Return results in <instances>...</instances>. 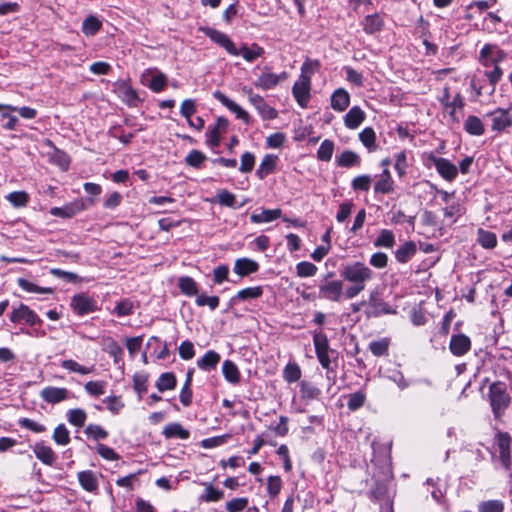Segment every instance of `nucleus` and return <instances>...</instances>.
<instances>
[{
  "label": "nucleus",
  "instance_id": "nucleus-12",
  "mask_svg": "<svg viewBox=\"0 0 512 512\" xmlns=\"http://www.w3.org/2000/svg\"><path fill=\"white\" fill-rule=\"evenodd\" d=\"M427 165L435 166L438 173L448 181L457 176V168L453 163L445 158L437 157L433 153L428 156Z\"/></svg>",
  "mask_w": 512,
  "mask_h": 512
},
{
  "label": "nucleus",
  "instance_id": "nucleus-59",
  "mask_svg": "<svg viewBox=\"0 0 512 512\" xmlns=\"http://www.w3.org/2000/svg\"><path fill=\"white\" fill-rule=\"evenodd\" d=\"M84 433L94 440H104L108 437V432L97 424H89L86 426Z\"/></svg>",
  "mask_w": 512,
  "mask_h": 512
},
{
  "label": "nucleus",
  "instance_id": "nucleus-29",
  "mask_svg": "<svg viewBox=\"0 0 512 512\" xmlns=\"http://www.w3.org/2000/svg\"><path fill=\"white\" fill-rule=\"evenodd\" d=\"M221 360V356L214 350L207 351L203 357L197 360V366L203 371H211L216 368Z\"/></svg>",
  "mask_w": 512,
  "mask_h": 512
},
{
  "label": "nucleus",
  "instance_id": "nucleus-35",
  "mask_svg": "<svg viewBox=\"0 0 512 512\" xmlns=\"http://www.w3.org/2000/svg\"><path fill=\"white\" fill-rule=\"evenodd\" d=\"M281 209H263L260 213H253L250 216L252 223H268L281 217Z\"/></svg>",
  "mask_w": 512,
  "mask_h": 512
},
{
  "label": "nucleus",
  "instance_id": "nucleus-60",
  "mask_svg": "<svg viewBox=\"0 0 512 512\" xmlns=\"http://www.w3.org/2000/svg\"><path fill=\"white\" fill-rule=\"evenodd\" d=\"M147 382V374H135L133 377V387L134 390L137 392L139 399H141L143 394L147 392Z\"/></svg>",
  "mask_w": 512,
  "mask_h": 512
},
{
  "label": "nucleus",
  "instance_id": "nucleus-13",
  "mask_svg": "<svg viewBox=\"0 0 512 512\" xmlns=\"http://www.w3.org/2000/svg\"><path fill=\"white\" fill-rule=\"evenodd\" d=\"M10 321L13 323L24 321L30 326L40 325L42 323L39 316L25 304H20L19 308L11 312Z\"/></svg>",
  "mask_w": 512,
  "mask_h": 512
},
{
  "label": "nucleus",
  "instance_id": "nucleus-5",
  "mask_svg": "<svg viewBox=\"0 0 512 512\" xmlns=\"http://www.w3.org/2000/svg\"><path fill=\"white\" fill-rule=\"evenodd\" d=\"M511 443L512 438L508 432H496L494 446L499 453L500 463L506 471H510L512 467Z\"/></svg>",
  "mask_w": 512,
  "mask_h": 512
},
{
  "label": "nucleus",
  "instance_id": "nucleus-39",
  "mask_svg": "<svg viewBox=\"0 0 512 512\" xmlns=\"http://www.w3.org/2000/svg\"><path fill=\"white\" fill-rule=\"evenodd\" d=\"M391 340L390 338H381L379 340H373L369 343L370 352L376 357L387 356L389 352Z\"/></svg>",
  "mask_w": 512,
  "mask_h": 512
},
{
  "label": "nucleus",
  "instance_id": "nucleus-41",
  "mask_svg": "<svg viewBox=\"0 0 512 512\" xmlns=\"http://www.w3.org/2000/svg\"><path fill=\"white\" fill-rule=\"evenodd\" d=\"M177 385L176 376L172 372L162 373L156 381V388L160 392L173 390Z\"/></svg>",
  "mask_w": 512,
  "mask_h": 512
},
{
  "label": "nucleus",
  "instance_id": "nucleus-57",
  "mask_svg": "<svg viewBox=\"0 0 512 512\" xmlns=\"http://www.w3.org/2000/svg\"><path fill=\"white\" fill-rule=\"evenodd\" d=\"M372 178L370 175L364 174L355 177L351 182V187L354 191L367 192L370 189Z\"/></svg>",
  "mask_w": 512,
  "mask_h": 512
},
{
  "label": "nucleus",
  "instance_id": "nucleus-53",
  "mask_svg": "<svg viewBox=\"0 0 512 512\" xmlns=\"http://www.w3.org/2000/svg\"><path fill=\"white\" fill-rule=\"evenodd\" d=\"M317 266L308 261H302L296 265V274L301 278L312 277L317 273Z\"/></svg>",
  "mask_w": 512,
  "mask_h": 512
},
{
  "label": "nucleus",
  "instance_id": "nucleus-58",
  "mask_svg": "<svg viewBox=\"0 0 512 512\" xmlns=\"http://www.w3.org/2000/svg\"><path fill=\"white\" fill-rule=\"evenodd\" d=\"M61 366L64 369H67L71 372H76V373H79L82 375L89 374V373L93 372V370H94L93 366L85 367V366L80 365L79 363H77L76 361H74L72 359H67V360L62 361Z\"/></svg>",
  "mask_w": 512,
  "mask_h": 512
},
{
  "label": "nucleus",
  "instance_id": "nucleus-33",
  "mask_svg": "<svg viewBox=\"0 0 512 512\" xmlns=\"http://www.w3.org/2000/svg\"><path fill=\"white\" fill-rule=\"evenodd\" d=\"M238 52L247 62H253L265 53L264 48L257 43H252L251 46L243 44Z\"/></svg>",
  "mask_w": 512,
  "mask_h": 512
},
{
  "label": "nucleus",
  "instance_id": "nucleus-6",
  "mask_svg": "<svg viewBox=\"0 0 512 512\" xmlns=\"http://www.w3.org/2000/svg\"><path fill=\"white\" fill-rule=\"evenodd\" d=\"M198 30L209 37L211 41L224 48L229 54L239 56L238 48L227 34L208 26H201Z\"/></svg>",
  "mask_w": 512,
  "mask_h": 512
},
{
  "label": "nucleus",
  "instance_id": "nucleus-48",
  "mask_svg": "<svg viewBox=\"0 0 512 512\" xmlns=\"http://www.w3.org/2000/svg\"><path fill=\"white\" fill-rule=\"evenodd\" d=\"M67 419L71 425L82 427L87 419V413L81 408L70 409L67 412Z\"/></svg>",
  "mask_w": 512,
  "mask_h": 512
},
{
  "label": "nucleus",
  "instance_id": "nucleus-44",
  "mask_svg": "<svg viewBox=\"0 0 512 512\" xmlns=\"http://www.w3.org/2000/svg\"><path fill=\"white\" fill-rule=\"evenodd\" d=\"M216 197L218 203L225 207L237 209L244 205V203L236 205V196L226 189L219 190Z\"/></svg>",
  "mask_w": 512,
  "mask_h": 512
},
{
  "label": "nucleus",
  "instance_id": "nucleus-14",
  "mask_svg": "<svg viewBox=\"0 0 512 512\" xmlns=\"http://www.w3.org/2000/svg\"><path fill=\"white\" fill-rule=\"evenodd\" d=\"M85 209L86 205L84 201L82 199H78L65 204L63 207H52L49 210V213L55 217L70 219Z\"/></svg>",
  "mask_w": 512,
  "mask_h": 512
},
{
  "label": "nucleus",
  "instance_id": "nucleus-18",
  "mask_svg": "<svg viewBox=\"0 0 512 512\" xmlns=\"http://www.w3.org/2000/svg\"><path fill=\"white\" fill-rule=\"evenodd\" d=\"M264 291L262 286H254L247 287L242 290H239L231 299L229 300V307H232L239 302L250 301L253 299H258L262 297Z\"/></svg>",
  "mask_w": 512,
  "mask_h": 512
},
{
  "label": "nucleus",
  "instance_id": "nucleus-3",
  "mask_svg": "<svg viewBox=\"0 0 512 512\" xmlns=\"http://www.w3.org/2000/svg\"><path fill=\"white\" fill-rule=\"evenodd\" d=\"M341 277L351 284L365 285L373 278V271L362 262H353L342 267Z\"/></svg>",
  "mask_w": 512,
  "mask_h": 512
},
{
  "label": "nucleus",
  "instance_id": "nucleus-11",
  "mask_svg": "<svg viewBox=\"0 0 512 512\" xmlns=\"http://www.w3.org/2000/svg\"><path fill=\"white\" fill-rule=\"evenodd\" d=\"M311 81L307 76L300 75L292 87V94L302 108H306L310 100Z\"/></svg>",
  "mask_w": 512,
  "mask_h": 512
},
{
  "label": "nucleus",
  "instance_id": "nucleus-9",
  "mask_svg": "<svg viewBox=\"0 0 512 512\" xmlns=\"http://www.w3.org/2000/svg\"><path fill=\"white\" fill-rule=\"evenodd\" d=\"M343 294V282L341 280L323 279L319 285V298L338 302Z\"/></svg>",
  "mask_w": 512,
  "mask_h": 512
},
{
  "label": "nucleus",
  "instance_id": "nucleus-34",
  "mask_svg": "<svg viewBox=\"0 0 512 512\" xmlns=\"http://www.w3.org/2000/svg\"><path fill=\"white\" fill-rule=\"evenodd\" d=\"M370 498L378 502L392 498L389 495L388 482L385 480H376L370 490Z\"/></svg>",
  "mask_w": 512,
  "mask_h": 512
},
{
  "label": "nucleus",
  "instance_id": "nucleus-47",
  "mask_svg": "<svg viewBox=\"0 0 512 512\" xmlns=\"http://www.w3.org/2000/svg\"><path fill=\"white\" fill-rule=\"evenodd\" d=\"M301 369L296 362H289L283 370V378L288 383L297 382L301 378Z\"/></svg>",
  "mask_w": 512,
  "mask_h": 512
},
{
  "label": "nucleus",
  "instance_id": "nucleus-7",
  "mask_svg": "<svg viewBox=\"0 0 512 512\" xmlns=\"http://www.w3.org/2000/svg\"><path fill=\"white\" fill-rule=\"evenodd\" d=\"M243 92L248 96L249 102L255 107L262 119L273 120L277 118L278 111L268 105L262 96L255 94L251 88L243 87Z\"/></svg>",
  "mask_w": 512,
  "mask_h": 512
},
{
  "label": "nucleus",
  "instance_id": "nucleus-24",
  "mask_svg": "<svg viewBox=\"0 0 512 512\" xmlns=\"http://www.w3.org/2000/svg\"><path fill=\"white\" fill-rule=\"evenodd\" d=\"M80 486L87 492L95 493L99 487L98 478L92 470H84L77 475Z\"/></svg>",
  "mask_w": 512,
  "mask_h": 512
},
{
  "label": "nucleus",
  "instance_id": "nucleus-31",
  "mask_svg": "<svg viewBox=\"0 0 512 512\" xmlns=\"http://www.w3.org/2000/svg\"><path fill=\"white\" fill-rule=\"evenodd\" d=\"M417 252V246L413 241H407L395 251V258L400 263H407Z\"/></svg>",
  "mask_w": 512,
  "mask_h": 512
},
{
  "label": "nucleus",
  "instance_id": "nucleus-50",
  "mask_svg": "<svg viewBox=\"0 0 512 512\" xmlns=\"http://www.w3.org/2000/svg\"><path fill=\"white\" fill-rule=\"evenodd\" d=\"M134 307V303L130 299L125 298L116 304L113 313L118 317L130 316L134 313Z\"/></svg>",
  "mask_w": 512,
  "mask_h": 512
},
{
  "label": "nucleus",
  "instance_id": "nucleus-8",
  "mask_svg": "<svg viewBox=\"0 0 512 512\" xmlns=\"http://www.w3.org/2000/svg\"><path fill=\"white\" fill-rule=\"evenodd\" d=\"M70 307L78 316H85L98 310L96 300L86 293L74 295L70 301Z\"/></svg>",
  "mask_w": 512,
  "mask_h": 512
},
{
  "label": "nucleus",
  "instance_id": "nucleus-32",
  "mask_svg": "<svg viewBox=\"0 0 512 512\" xmlns=\"http://www.w3.org/2000/svg\"><path fill=\"white\" fill-rule=\"evenodd\" d=\"M384 26L382 17L378 14L367 15L363 20V30L367 34L380 32Z\"/></svg>",
  "mask_w": 512,
  "mask_h": 512
},
{
  "label": "nucleus",
  "instance_id": "nucleus-54",
  "mask_svg": "<svg viewBox=\"0 0 512 512\" xmlns=\"http://www.w3.org/2000/svg\"><path fill=\"white\" fill-rule=\"evenodd\" d=\"M313 344L315 347V353L329 351V342L327 335L322 331L313 332Z\"/></svg>",
  "mask_w": 512,
  "mask_h": 512
},
{
  "label": "nucleus",
  "instance_id": "nucleus-15",
  "mask_svg": "<svg viewBox=\"0 0 512 512\" xmlns=\"http://www.w3.org/2000/svg\"><path fill=\"white\" fill-rule=\"evenodd\" d=\"M213 96L217 99L223 106L228 108L231 112L235 113L236 117L242 120L244 123L249 125L251 123L250 115L242 109L236 102L228 98L224 93L220 90H216L213 92Z\"/></svg>",
  "mask_w": 512,
  "mask_h": 512
},
{
  "label": "nucleus",
  "instance_id": "nucleus-23",
  "mask_svg": "<svg viewBox=\"0 0 512 512\" xmlns=\"http://www.w3.org/2000/svg\"><path fill=\"white\" fill-rule=\"evenodd\" d=\"M162 435L165 437V439L187 440L190 437V432L189 430L185 429L181 423L172 422L164 427Z\"/></svg>",
  "mask_w": 512,
  "mask_h": 512
},
{
  "label": "nucleus",
  "instance_id": "nucleus-46",
  "mask_svg": "<svg viewBox=\"0 0 512 512\" xmlns=\"http://www.w3.org/2000/svg\"><path fill=\"white\" fill-rule=\"evenodd\" d=\"M395 244V235L391 230L382 229L374 241L375 247L392 248Z\"/></svg>",
  "mask_w": 512,
  "mask_h": 512
},
{
  "label": "nucleus",
  "instance_id": "nucleus-10",
  "mask_svg": "<svg viewBox=\"0 0 512 512\" xmlns=\"http://www.w3.org/2000/svg\"><path fill=\"white\" fill-rule=\"evenodd\" d=\"M229 121L225 117H218L215 125H209L206 130V144L212 149L218 147L221 142V135L227 132Z\"/></svg>",
  "mask_w": 512,
  "mask_h": 512
},
{
  "label": "nucleus",
  "instance_id": "nucleus-55",
  "mask_svg": "<svg viewBox=\"0 0 512 512\" xmlns=\"http://www.w3.org/2000/svg\"><path fill=\"white\" fill-rule=\"evenodd\" d=\"M207 159L206 155L200 150H191L185 157V163L193 168H200Z\"/></svg>",
  "mask_w": 512,
  "mask_h": 512
},
{
  "label": "nucleus",
  "instance_id": "nucleus-64",
  "mask_svg": "<svg viewBox=\"0 0 512 512\" xmlns=\"http://www.w3.org/2000/svg\"><path fill=\"white\" fill-rule=\"evenodd\" d=\"M501 23V18L495 13L489 12L482 20V29L492 32L497 29V25Z\"/></svg>",
  "mask_w": 512,
  "mask_h": 512
},
{
  "label": "nucleus",
  "instance_id": "nucleus-63",
  "mask_svg": "<svg viewBox=\"0 0 512 512\" xmlns=\"http://www.w3.org/2000/svg\"><path fill=\"white\" fill-rule=\"evenodd\" d=\"M249 500L246 497L233 498L226 503L228 512H241L248 506Z\"/></svg>",
  "mask_w": 512,
  "mask_h": 512
},
{
  "label": "nucleus",
  "instance_id": "nucleus-20",
  "mask_svg": "<svg viewBox=\"0 0 512 512\" xmlns=\"http://www.w3.org/2000/svg\"><path fill=\"white\" fill-rule=\"evenodd\" d=\"M259 267L260 266L257 261L244 257L236 259L233 271L240 278H243L250 274L256 273L259 270Z\"/></svg>",
  "mask_w": 512,
  "mask_h": 512
},
{
  "label": "nucleus",
  "instance_id": "nucleus-4",
  "mask_svg": "<svg viewBox=\"0 0 512 512\" xmlns=\"http://www.w3.org/2000/svg\"><path fill=\"white\" fill-rule=\"evenodd\" d=\"M397 310L384 301L378 290H373L367 300L365 315L367 318H378L382 315H395Z\"/></svg>",
  "mask_w": 512,
  "mask_h": 512
},
{
  "label": "nucleus",
  "instance_id": "nucleus-27",
  "mask_svg": "<svg viewBox=\"0 0 512 512\" xmlns=\"http://www.w3.org/2000/svg\"><path fill=\"white\" fill-rule=\"evenodd\" d=\"M366 114L359 106H353L344 117V124L348 129L358 128L365 120Z\"/></svg>",
  "mask_w": 512,
  "mask_h": 512
},
{
  "label": "nucleus",
  "instance_id": "nucleus-2",
  "mask_svg": "<svg viewBox=\"0 0 512 512\" xmlns=\"http://www.w3.org/2000/svg\"><path fill=\"white\" fill-rule=\"evenodd\" d=\"M505 55L506 54L502 50H499L497 47L489 44L482 48V65H493V69L491 71H485V75L488 77L491 85H495L501 79L502 70L498 66V63L505 58Z\"/></svg>",
  "mask_w": 512,
  "mask_h": 512
},
{
  "label": "nucleus",
  "instance_id": "nucleus-26",
  "mask_svg": "<svg viewBox=\"0 0 512 512\" xmlns=\"http://www.w3.org/2000/svg\"><path fill=\"white\" fill-rule=\"evenodd\" d=\"M350 104V95L344 88L336 89L331 95V107L335 111L343 112Z\"/></svg>",
  "mask_w": 512,
  "mask_h": 512
},
{
  "label": "nucleus",
  "instance_id": "nucleus-37",
  "mask_svg": "<svg viewBox=\"0 0 512 512\" xmlns=\"http://www.w3.org/2000/svg\"><path fill=\"white\" fill-rule=\"evenodd\" d=\"M204 485V492L199 497L201 502H218L224 498V492L222 490L215 488L211 483H206Z\"/></svg>",
  "mask_w": 512,
  "mask_h": 512
},
{
  "label": "nucleus",
  "instance_id": "nucleus-16",
  "mask_svg": "<svg viewBox=\"0 0 512 512\" xmlns=\"http://www.w3.org/2000/svg\"><path fill=\"white\" fill-rule=\"evenodd\" d=\"M70 392L64 387L47 386L40 391L41 399L48 404H58L69 398Z\"/></svg>",
  "mask_w": 512,
  "mask_h": 512
},
{
  "label": "nucleus",
  "instance_id": "nucleus-38",
  "mask_svg": "<svg viewBox=\"0 0 512 512\" xmlns=\"http://www.w3.org/2000/svg\"><path fill=\"white\" fill-rule=\"evenodd\" d=\"M178 288L181 293L188 296H197L198 295V284L196 281L189 276L180 277L178 280Z\"/></svg>",
  "mask_w": 512,
  "mask_h": 512
},
{
  "label": "nucleus",
  "instance_id": "nucleus-17",
  "mask_svg": "<svg viewBox=\"0 0 512 512\" xmlns=\"http://www.w3.org/2000/svg\"><path fill=\"white\" fill-rule=\"evenodd\" d=\"M38 460L47 466H53L57 460V455L53 449L46 445L44 441L36 442L32 447Z\"/></svg>",
  "mask_w": 512,
  "mask_h": 512
},
{
  "label": "nucleus",
  "instance_id": "nucleus-28",
  "mask_svg": "<svg viewBox=\"0 0 512 512\" xmlns=\"http://www.w3.org/2000/svg\"><path fill=\"white\" fill-rule=\"evenodd\" d=\"M394 190V181L390 171L385 168L380 174L379 180L374 185V192L381 194H389Z\"/></svg>",
  "mask_w": 512,
  "mask_h": 512
},
{
  "label": "nucleus",
  "instance_id": "nucleus-43",
  "mask_svg": "<svg viewBox=\"0 0 512 512\" xmlns=\"http://www.w3.org/2000/svg\"><path fill=\"white\" fill-rule=\"evenodd\" d=\"M300 394L302 399L315 400L320 397L321 390L308 381H301Z\"/></svg>",
  "mask_w": 512,
  "mask_h": 512
},
{
  "label": "nucleus",
  "instance_id": "nucleus-25",
  "mask_svg": "<svg viewBox=\"0 0 512 512\" xmlns=\"http://www.w3.org/2000/svg\"><path fill=\"white\" fill-rule=\"evenodd\" d=\"M336 165L342 168L359 167L361 165V157L352 150H344L335 158Z\"/></svg>",
  "mask_w": 512,
  "mask_h": 512
},
{
  "label": "nucleus",
  "instance_id": "nucleus-21",
  "mask_svg": "<svg viewBox=\"0 0 512 512\" xmlns=\"http://www.w3.org/2000/svg\"><path fill=\"white\" fill-rule=\"evenodd\" d=\"M470 338L464 334H454L451 337L449 348L453 355L462 356L470 349Z\"/></svg>",
  "mask_w": 512,
  "mask_h": 512
},
{
  "label": "nucleus",
  "instance_id": "nucleus-22",
  "mask_svg": "<svg viewBox=\"0 0 512 512\" xmlns=\"http://www.w3.org/2000/svg\"><path fill=\"white\" fill-rule=\"evenodd\" d=\"M287 78V73L282 72L280 75H277L275 73L267 72L262 73L257 80L254 82L255 87L263 89V90H269L274 88L278 85V83Z\"/></svg>",
  "mask_w": 512,
  "mask_h": 512
},
{
  "label": "nucleus",
  "instance_id": "nucleus-45",
  "mask_svg": "<svg viewBox=\"0 0 512 512\" xmlns=\"http://www.w3.org/2000/svg\"><path fill=\"white\" fill-rule=\"evenodd\" d=\"M17 284L20 288L29 293L52 294L54 292L53 288L40 287L24 278H18Z\"/></svg>",
  "mask_w": 512,
  "mask_h": 512
},
{
  "label": "nucleus",
  "instance_id": "nucleus-19",
  "mask_svg": "<svg viewBox=\"0 0 512 512\" xmlns=\"http://www.w3.org/2000/svg\"><path fill=\"white\" fill-rule=\"evenodd\" d=\"M487 118L491 121L492 130L501 132L512 125V119L505 110H497L488 113Z\"/></svg>",
  "mask_w": 512,
  "mask_h": 512
},
{
  "label": "nucleus",
  "instance_id": "nucleus-56",
  "mask_svg": "<svg viewBox=\"0 0 512 512\" xmlns=\"http://www.w3.org/2000/svg\"><path fill=\"white\" fill-rule=\"evenodd\" d=\"M52 439L58 444V445H67L70 443V434L68 429L64 424H59L52 435Z\"/></svg>",
  "mask_w": 512,
  "mask_h": 512
},
{
  "label": "nucleus",
  "instance_id": "nucleus-42",
  "mask_svg": "<svg viewBox=\"0 0 512 512\" xmlns=\"http://www.w3.org/2000/svg\"><path fill=\"white\" fill-rule=\"evenodd\" d=\"M101 27L102 22L97 17L90 15L82 23V32L86 36H93L99 32Z\"/></svg>",
  "mask_w": 512,
  "mask_h": 512
},
{
  "label": "nucleus",
  "instance_id": "nucleus-61",
  "mask_svg": "<svg viewBox=\"0 0 512 512\" xmlns=\"http://www.w3.org/2000/svg\"><path fill=\"white\" fill-rule=\"evenodd\" d=\"M365 399H366V397H365L364 393H362L360 391L349 394L348 402H347L348 409L351 411H356V410L360 409L364 405Z\"/></svg>",
  "mask_w": 512,
  "mask_h": 512
},
{
  "label": "nucleus",
  "instance_id": "nucleus-1",
  "mask_svg": "<svg viewBox=\"0 0 512 512\" xmlns=\"http://www.w3.org/2000/svg\"><path fill=\"white\" fill-rule=\"evenodd\" d=\"M489 401L496 420H500L511 402V396L507 392L504 382H494L489 388Z\"/></svg>",
  "mask_w": 512,
  "mask_h": 512
},
{
  "label": "nucleus",
  "instance_id": "nucleus-51",
  "mask_svg": "<svg viewBox=\"0 0 512 512\" xmlns=\"http://www.w3.org/2000/svg\"><path fill=\"white\" fill-rule=\"evenodd\" d=\"M167 84V76L162 72H156L152 75L149 84L147 86L156 93L164 90Z\"/></svg>",
  "mask_w": 512,
  "mask_h": 512
},
{
  "label": "nucleus",
  "instance_id": "nucleus-49",
  "mask_svg": "<svg viewBox=\"0 0 512 512\" xmlns=\"http://www.w3.org/2000/svg\"><path fill=\"white\" fill-rule=\"evenodd\" d=\"M334 151V142L329 139H325L317 150V158L320 161L328 162L331 160Z\"/></svg>",
  "mask_w": 512,
  "mask_h": 512
},
{
  "label": "nucleus",
  "instance_id": "nucleus-52",
  "mask_svg": "<svg viewBox=\"0 0 512 512\" xmlns=\"http://www.w3.org/2000/svg\"><path fill=\"white\" fill-rule=\"evenodd\" d=\"M6 199L16 208L24 207L29 202V195L25 191H14L6 196Z\"/></svg>",
  "mask_w": 512,
  "mask_h": 512
},
{
  "label": "nucleus",
  "instance_id": "nucleus-30",
  "mask_svg": "<svg viewBox=\"0 0 512 512\" xmlns=\"http://www.w3.org/2000/svg\"><path fill=\"white\" fill-rule=\"evenodd\" d=\"M277 159L276 155L266 154L256 170L257 177L263 180L267 175L273 173L276 168Z\"/></svg>",
  "mask_w": 512,
  "mask_h": 512
},
{
  "label": "nucleus",
  "instance_id": "nucleus-62",
  "mask_svg": "<svg viewBox=\"0 0 512 512\" xmlns=\"http://www.w3.org/2000/svg\"><path fill=\"white\" fill-rule=\"evenodd\" d=\"M220 299L218 296H207L205 294L197 295L195 303L199 307L208 306L211 310H215L219 306Z\"/></svg>",
  "mask_w": 512,
  "mask_h": 512
},
{
  "label": "nucleus",
  "instance_id": "nucleus-40",
  "mask_svg": "<svg viewBox=\"0 0 512 512\" xmlns=\"http://www.w3.org/2000/svg\"><path fill=\"white\" fill-rule=\"evenodd\" d=\"M359 140L370 151H376V134L372 127H366L359 133Z\"/></svg>",
  "mask_w": 512,
  "mask_h": 512
},
{
  "label": "nucleus",
  "instance_id": "nucleus-36",
  "mask_svg": "<svg viewBox=\"0 0 512 512\" xmlns=\"http://www.w3.org/2000/svg\"><path fill=\"white\" fill-rule=\"evenodd\" d=\"M224 378L231 384L240 382V372L237 365L231 360H225L222 365Z\"/></svg>",
  "mask_w": 512,
  "mask_h": 512
}]
</instances>
